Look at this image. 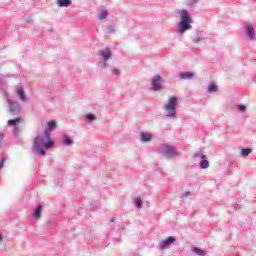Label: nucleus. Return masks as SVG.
I'll return each instance as SVG.
<instances>
[{
	"label": "nucleus",
	"mask_w": 256,
	"mask_h": 256,
	"mask_svg": "<svg viewBox=\"0 0 256 256\" xmlns=\"http://www.w3.org/2000/svg\"><path fill=\"white\" fill-rule=\"evenodd\" d=\"M181 79H193V77H195V74L193 73H189V72H185V73H182L180 75Z\"/></svg>",
	"instance_id": "obj_15"
},
{
	"label": "nucleus",
	"mask_w": 256,
	"mask_h": 256,
	"mask_svg": "<svg viewBox=\"0 0 256 256\" xmlns=\"http://www.w3.org/2000/svg\"><path fill=\"white\" fill-rule=\"evenodd\" d=\"M161 151L166 155V157H173V155H175V149H173V146H169L167 144H163L161 146Z\"/></svg>",
	"instance_id": "obj_4"
},
{
	"label": "nucleus",
	"mask_w": 256,
	"mask_h": 256,
	"mask_svg": "<svg viewBox=\"0 0 256 256\" xmlns=\"http://www.w3.org/2000/svg\"><path fill=\"white\" fill-rule=\"evenodd\" d=\"M242 157H248L250 153H253V150L251 148H245L240 151Z\"/></svg>",
	"instance_id": "obj_16"
},
{
	"label": "nucleus",
	"mask_w": 256,
	"mask_h": 256,
	"mask_svg": "<svg viewBox=\"0 0 256 256\" xmlns=\"http://www.w3.org/2000/svg\"><path fill=\"white\" fill-rule=\"evenodd\" d=\"M185 195H189V192H186Z\"/></svg>",
	"instance_id": "obj_31"
},
{
	"label": "nucleus",
	"mask_w": 256,
	"mask_h": 256,
	"mask_svg": "<svg viewBox=\"0 0 256 256\" xmlns=\"http://www.w3.org/2000/svg\"><path fill=\"white\" fill-rule=\"evenodd\" d=\"M19 123H21V118H15V119L8 120V125H10L11 127H17V125H19Z\"/></svg>",
	"instance_id": "obj_12"
},
{
	"label": "nucleus",
	"mask_w": 256,
	"mask_h": 256,
	"mask_svg": "<svg viewBox=\"0 0 256 256\" xmlns=\"http://www.w3.org/2000/svg\"><path fill=\"white\" fill-rule=\"evenodd\" d=\"M17 95H18L20 101H25V99H26V98H25V92L23 91L22 88H20V89L18 90Z\"/></svg>",
	"instance_id": "obj_17"
},
{
	"label": "nucleus",
	"mask_w": 256,
	"mask_h": 256,
	"mask_svg": "<svg viewBox=\"0 0 256 256\" xmlns=\"http://www.w3.org/2000/svg\"><path fill=\"white\" fill-rule=\"evenodd\" d=\"M171 243H175L173 236L168 237L164 242L161 243V249H166Z\"/></svg>",
	"instance_id": "obj_7"
},
{
	"label": "nucleus",
	"mask_w": 256,
	"mask_h": 256,
	"mask_svg": "<svg viewBox=\"0 0 256 256\" xmlns=\"http://www.w3.org/2000/svg\"><path fill=\"white\" fill-rule=\"evenodd\" d=\"M151 140V134L149 133H142L141 134V141H143V143H147V141Z\"/></svg>",
	"instance_id": "obj_14"
},
{
	"label": "nucleus",
	"mask_w": 256,
	"mask_h": 256,
	"mask_svg": "<svg viewBox=\"0 0 256 256\" xmlns=\"http://www.w3.org/2000/svg\"><path fill=\"white\" fill-rule=\"evenodd\" d=\"M57 128V121L55 120H51L50 122L47 123V130L48 133H50V131H53V129Z\"/></svg>",
	"instance_id": "obj_10"
},
{
	"label": "nucleus",
	"mask_w": 256,
	"mask_h": 256,
	"mask_svg": "<svg viewBox=\"0 0 256 256\" xmlns=\"http://www.w3.org/2000/svg\"><path fill=\"white\" fill-rule=\"evenodd\" d=\"M194 3H197V0H187V5H194Z\"/></svg>",
	"instance_id": "obj_25"
},
{
	"label": "nucleus",
	"mask_w": 256,
	"mask_h": 256,
	"mask_svg": "<svg viewBox=\"0 0 256 256\" xmlns=\"http://www.w3.org/2000/svg\"><path fill=\"white\" fill-rule=\"evenodd\" d=\"M59 7H69L71 5V0H58Z\"/></svg>",
	"instance_id": "obj_13"
},
{
	"label": "nucleus",
	"mask_w": 256,
	"mask_h": 256,
	"mask_svg": "<svg viewBox=\"0 0 256 256\" xmlns=\"http://www.w3.org/2000/svg\"><path fill=\"white\" fill-rule=\"evenodd\" d=\"M208 91L210 93H215V91H217V86L215 84H210L208 87Z\"/></svg>",
	"instance_id": "obj_20"
},
{
	"label": "nucleus",
	"mask_w": 256,
	"mask_h": 256,
	"mask_svg": "<svg viewBox=\"0 0 256 256\" xmlns=\"http://www.w3.org/2000/svg\"><path fill=\"white\" fill-rule=\"evenodd\" d=\"M101 56L103 57L104 61H109V59H111V51L109 48L102 50Z\"/></svg>",
	"instance_id": "obj_8"
},
{
	"label": "nucleus",
	"mask_w": 256,
	"mask_h": 256,
	"mask_svg": "<svg viewBox=\"0 0 256 256\" xmlns=\"http://www.w3.org/2000/svg\"><path fill=\"white\" fill-rule=\"evenodd\" d=\"M177 105V96H171L168 104L164 107L167 117H175Z\"/></svg>",
	"instance_id": "obj_3"
},
{
	"label": "nucleus",
	"mask_w": 256,
	"mask_h": 256,
	"mask_svg": "<svg viewBox=\"0 0 256 256\" xmlns=\"http://www.w3.org/2000/svg\"><path fill=\"white\" fill-rule=\"evenodd\" d=\"M135 205L136 207H138V209H141V207H143V201L141 200V198L135 199Z\"/></svg>",
	"instance_id": "obj_18"
},
{
	"label": "nucleus",
	"mask_w": 256,
	"mask_h": 256,
	"mask_svg": "<svg viewBox=\"0 0 256 256\" xmlns=\"http://www.w3.org/2000/svg\"><path fill=\"white\" fill-rule=\"evenodd\" d=\"M0 241H3V236L0 234Z\"/></svg>",
	"instance_id": "obj_30"
},
{
	"label": "nucleus",
	"mask_w": 256,
	"mask_h": 256,
	"mask_svg": "<svg viewBox=\"0 0 256 256\" xmlns=\"http://www.w3.org/2000/svg\"><path fill=\"white\" fill-rule=\"evenodd\" d=\"M202 161L200 162L201 169H207L209 167V161L207 160V156H201Z\"/></svg>",
	"instance_id": "obj_9"
},
{
	"label": "nucleus",
	"mask_w": 256,
	"mask_h": 256,
	"mask_svg": "<svg viewBox=\"0 0 256 256\" xmlns=\"http://www.w3.org/2000/svg\"><path fill=\"white\" fill-rule=\"evenodd\" d=\"M41 211H42V207L38 206L34 212L35 217H41Z\"/></svg>",
	"instance_id": "obj_21"
},
{
	"label": "nucleus",
	"mask_w": 256,
	"mask_h": 256,
	"mask_svg": "<svg viewBox=\"0 0 256 256\" xmlns=\"http://www.w3.org/2000/svg\"><path fill=\"white\" fill-rule=\"evenodd\" d=\"M201 41V38L199 36H197L195 39H194V43H199Z\"/></svg>",
	"instance_id": "obj_28"
},
{
	"label": "nucleus",
	"mask_w": 256,
	"mask_h": 256,
	"mask_svg": "<svg viewBox=\"0 0 256 256\" xmlns=\"http://www.w3.org/2000/svg\"><path fill=\"white\" fill-rule=\"evenodd\" d=\"M247 36L249 39H255V28H253V26L247 27Z\"/></svg>",
	"instance_id": "obj_11"
},
{
	"label": "nucleus",
	"mask_w": 256,
	"mask_h": 256,
	"mask_svg": "<svg viewBox=\"0 0 256 256\" xmlns=\"http://www.w3.org/2000/svg\"><path fill=\"white\" fill-rule=\"evenodd\" d=\"M239 111H241V113H245V105H240Z\"/></svg>",
	"instance_id": "obj_26"
},
{
	"label": "nucleus",
	"mask_w": 256,
	"mask_h": 256,
	"mask_svg": "<svg viewBox=\"0 0 256 256\" xmlns=\"http://www.w3.org/2000/svg\"><path fill=\"white\" fill-rule=\"evenodd\" d=\"M8 104H9L11 113H15L16 111H20V109H21V106H19V103H17V102L8 100Z\"/></svg>",
	"instance_id": "obj_6"
},
{
	"label": "nucleus",
	"mask_w": 256,
	"mask_h": 256,
	"mask_svg": "<svg viewBox=\"0 0 256 256\" xmlns=\"http://www.w3.org/2000/svg\"><path fill=\"white\" fill-rule=\"evenodd\" d=\"M4 163H5V159L2 158V159L0 160V169H1V167H3Z\"/></svg>",
	"instance_id": "obj_29"
},
{
	"label": "nucleus",
	"mask_w": 256,
	"mask_h": 256,
	"mask_svg": "<svg viewBox=\"0 0 256 256\" xmlns=\"http://www.w3.org/2000/svg\"><path fill=\"white\" fill-rule=\"evenodd\" d=\"M180 15V23H179V33H185V31H189L191 29V15H189V12L187 10L182 9L178 11Z\"/></svg>",
	"instance_id": "obj_2"
},
{
	"label": "nucleus",
	"mask_w": 256,
	"mask_h": 256,
	"mask_svg": "<svg viewBox=\"0 0 256 256\" xmlns=\"http://www.w3.org/2000/svg\"><path fill=\"white\" fill-rule=\"evenodd\" d=\"M154 91H161V76H155L152 80Z\"/></svg>",
	"instance_id": "obj_5"
},
{
	"label": "nucleus",
	"mask_w": 256,
	"mask_h": 256,
	"mask_svg": "<svg viewBox=\"0 0 256 256\" xmlns=\"http://www.w3.org/2000/svg\"><path fill=\"white\" fill-rule=\"evenodd\" d=\"M86 119H87L88 121H95V115H93V114H87Z\"/></svg>",
	"instance_id": "obj_24"
},
{
	"label": "nucleus",
	"mask_w": 256,
	"mask_h": 256,
	"mask_svg": "<svg viewBox=\"0 0 256 256\" xmlns=\"http://www.w3.org/2000/svg\"><path fill=\"white\" fill-rule=\"evenodd\" d=\"M113 73H115L116 75H119L121 72L119 71V69L114 68V69H113Z\"/></svg>",
	"instance_id": "obj_27"
},
{
	"label": "nucleus",
	"mask_w": 256,
	"mask_h": 256,
	"mask_svg": "<svg viewBox=\"0 0 256 256\" xmlns=\"http://www.w3.org/2000/svg\"><path fill=\"white\" fill-rule=\"evenodd\" d=\"M63 143H64V145H72L73 144V140H71V138H69L68 136H64Z\"/></svg>",
	"instance_id": "obj_19"
},
{
	"label": "nucleus",
	"mask_w": 256,
	"mask_h": 256,
	"mask_svg": "<svg viewBox=\"0 0 256 256\" xmlns=\"http://www.w3.org/2000/svg\"><path fill=\"white\" fill-rule=\"evenodd\" d=\"M107 15H108L107 11L101 12L99 15L100 21H103V19H107Z\"/></svg>",
	"instance_id": "obj_22"
},
{
	"label": "nucleus",
	"mask_w": 256,
	"mask_h": 256,
	"mask_svg": "<svg viewBox=\"0 0 256 256\" xmlns=\"http://www.w3.org/2000/svg\"><path fill=\"white\" fill-rule=\"evenodd\" d=\"M52 146L53 142L51 141L49 131H45L43 135L38 136L34 140V147L40 155H45V149H49Z\"/></svg>",
	"instance_id": "obj_1"
},
{
	"label": "nucleus",
	"mask_w": 256,
	"mask_h": 256,
	"mask_svg": "<svg viewBox=\"0 0 256 256\" xmlns=\"http://www.w3.org/2000/svg\"><path fill=\"white\" fill-rule=\"evenodd\" d=\"M193 251H194V253H196V255H205V251H203L199 248H194Z\"/></svg>",
	"instance_id": "obj_23"
}]
</instances>
